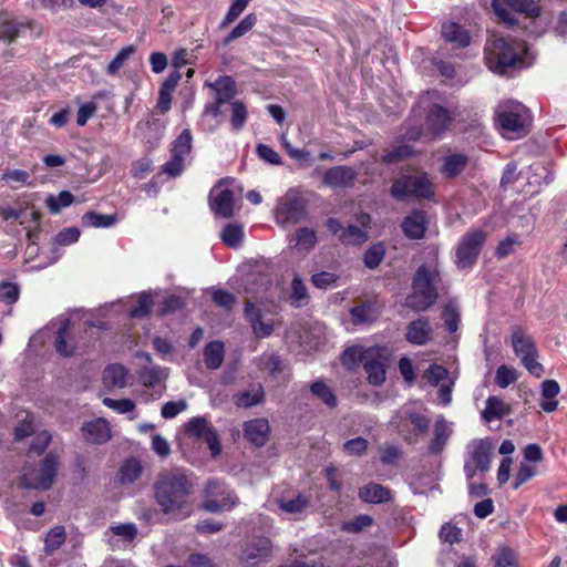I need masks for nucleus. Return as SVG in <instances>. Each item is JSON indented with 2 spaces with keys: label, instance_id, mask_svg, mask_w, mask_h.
Returning <instances> with one entry per match:
<instances>
[{
  "label": "nucleus",
  "instance_id": "nucleus-24",
  "mask_svg": "<svg viewBox=\"0 0 567 567\" xmlns=\"http://www.w3.org/2000/svg\"><path fill=\"white\" fill-rule=\"evenodd\" d=\"M427 228L426 214L422 210H414L406 216L402 223L404 235L411 239H421Z\"/></svg>",
  "mask_w": 567,
  "mask_h": 567
},
{
  "label": "nucleus",
  "instance_id": "nucleus-26",
  "mask_svg": "<svg viewBox=\"0 0 567 567\" xmlns=\"http://www.w3.org/2000/svg\"><path fill=\"white\" fill-rule=\"evenodd\" d=\"M451 434L452 430L449 423L443 416H440L434 424L433 439L427 447L429 453L435 455L440 454L444 450Z\"/></svg>",
  "mask_w": 567,
  "mask_h": 567
},
{
  "label": "nucleus",
  "instance_id": "nucleus-60",
  "mask_svg": "<svg viewBox=\"0 0 567 567\" xmlns=\"http://www.w3.org/2000/svg\"><path fill=\"white\" fill-rule=\"evenodd\" d=\"M412 147L409 145H399L394 146L390 152H388L385 155H383L382 161L385 164H391L394 162L402 161L409 156L412 155Z\"/></svg>",
  "mask_w": 567,
  "mask_h": 567
},
{
  "label": "nucleus",
  "instance_id": "nucleus-21",
  "mask_svg": "<svg viewBox=\"0 0 567 567\" xmlns=\"http://www.w3.org/2000/svg\"><path fill=\"white\" fill-rule=\"evenodd\" d=\"M82 434L89 443L103 444L111 439L109 422L102 417L89 421L83 424Z\"/></svg>",
  "mask_w": 567,
  "mask_h": 567
},
{
  "label": "nucleus",
  "instance_id": "nucleus-23",
  "mask_svg": "<svg viewBox=\"0 0 567 567\" xmlns=\"http://www.w3.org/2000/svg\"><path fill=\"white\" fill-rule=\"evenodd\" d=\"M105 537L112 549L121 548V542L131 543L137 535V527L133 523L118 524L110 526L105 532Z\"/></svg>",
  "mask_w": 567,
  "mask_h": 567
},
{
  "label": "nucleus",
  "instance_id": "nucleus-30",
  "mask_svg": "<svg viewBox=\"0 0 567 567\" xmlns=\"http://www.w3.org/2000/svg\"><path fill=\"white\" fill-rule=\"evenodd\" d=\"M359 497L371 504H381L391 499V491L377 483H369L359 489Z\"/></svg>",
  "mask_w": 567,
  "mask_h": 567
},
{
  "label": "nucleus",
  "instance_id": "nucleus-6",
  "mask_svg": "<svg viewBox=\"0 0 567 567\" xmlns=\"http://www.w3.org/2000/svg\"><path fill=\"white\" fill-rule=\"evenodd\" d=\"M487 233L481 228H473L466 231L455 251V264L458 269H471L486 241Z\"/></svg>",
  "mask_w": 567,
  "mask_h": 567
},
{
  "label": "nucleus",
  "instance_id": "nucleus-52",
  "mask_svg": "<svg viewBox=\"0 0 567 567\" xmlns=\"http://www.w3.org/2000/svg\"><path fill=\"white\" fill-rule=\"evenodd\" d=\"M244 231L237 224H228L221 233L223 241L230 247H236L243 239Z\"/></svg>",
  "mask_w": 567,
  "mask_h": 567
},
{
  "label": "nucleus",
  "instance_id": "nucleus-55",
  "mask_svg": "<svg viewBox=\"0 0 567 567\" xmlns=\"http://www.w3.org/2000/svg\"><path fill=\"white\" fill-rule=\"evenodd\" d=\"M153 299L148 293H142L136 300V305L130 310V316L133 318L146 317L152 309Z\"/></svg>",
  "mask_w": 567,
  "mask_h": 567
},
{
  "label": "nucleus",
  "instance_id": "nucleus-18",
  "mask_svg": "<svg viewBox=\"0 0 567 567\" xmlns=\"http://www.w3.org/2000/svg\"><path fill=\"white\" fill-rule=\"evenodd\" d=\"M209 206L217 217H233L234 193L228 188L214 187L209 194Z\"/></svg>",
  "mask_w": 567,
  "mask_h": 567
},
{
  "label": "nucleus",
  "instance_id": "nucleus-35",
  "mask_svg": "<svg viewBox=\"0 0 567 567\" xmlns=\"http://www.w3.org/2000/svg\"><path fill=\"white\" fill-rule=\"evenodd\" d=\"M209 86L214 90L219 103L229 102L236 94L235 81L228 75L219 76Z\"/></svg>",
  "mask_w": 567,
  "mask_h": 567
},
{
  "label": "nucleus",
  "instance_id": "nucleus-12",
  "mask_svg": "<svg viewBox=\"0 0 567 567\" xmlns=\"http://www.w3.org/2000/svg\"><path fill=\"white\" fill-rule=\"evenodd\" d=\"M305 216L306 200L292 192H288L275 209L276 223L284 227L299 223Z\"/></svg>",
  "mask_w": 567,
  "mask_h": 567
},
{
  "label": "nucleus",
  "instance_id": "nucleus-33",
  "mask_svg": "<svg viewBox=\"0 0 567 567\" xmlns=\"http://www.w3.org/2000/svg\"><path fill=\"white\" fill-rule=\"evenodd\" d=\"M204 363L210 370L221 367L225 357V347L221 341H212L205 346Z\"/></svg>",
  "mask_w": 567,
  "mask_h": 567
},
{
  "label": "nucleus",
  "instance_id": "nucleus-47",
  "mask_svg": "<svg viewBox=\"0 0 567 567\" xmlns=\"http://www.w3.org/2000/svg\"><path fill=\"white\" fill-rule=\"evenodd\" d=\"M317 243L316 231L311 228H300L296 234L295 246L300 250H310Z\"/></svg>",
  "mask_w": 567,
  "mask_h": 567
},
{
  "label": "nucleus",
  "instance_id": "nucleus-41",
  "mask_svg": "<svg viewBox=\"0 0 567 567\" xmlns=\"http://www.w3.org/2000/svg\"><path fill=\"white\" fill-rule=\"evenodd\" d=\"M309 301V295L305 282L299 275H295L291 281L290 302L293 307L300 308Z\"/></svg>",
  "mask_w": 567,
  "mask_h": 567
},
{
  "label": "nucleus",
  "instance_id": "nucleus-19",
  "mask_svg": "<svg viewBox=\"0 0 567 567\" xmlns=\"http://www.w3.org/2000/svg\"><path fill=\"white\" fill-rule=\"evenodd\" d=\"M355 178L357 173L352 167L340 165L327 169L322 183L330 188H348L354 184Z\"/></svg>",
  "mask_w": 567,
  "mask_h": 567
},
{
  "label": "nucleus",
  "instance_id": "nucleus-40",
  "mask_svg": "<svg viewBox=\"0 0 567 567\" xmlns=\"http://www.w3.org/2000/svg\"><path fill=\"white\" fill-rule=\"evenodd\" d=\"M116 223L115 215H104L96 212H87L82 217V225L84 227L94 228H109L114 226Z\"/></svg>",
  "mask_w": 567,
  "mask_h": 567
},
{
  "label": "nucleus",
  "instance_id": "nucleus-15",
  "mask_svg": "<svg viewBox=\"0 0 567 567\" xmlns=\"http://www.w3.org/2000/svg\"><path fill=\"white\" fill-rule=\"evenodd\" d=\"M400 417L398 429L409 444H415L419 436L424 435L429 430L430 420L423 414L404 410Z\"/></svg>",
  "mask_w": 567,
  "mask_h": 567
},
{
  "label": "nucleus",
  "instance_id": "nucleus-5",
  "mask_svg": "<svg viewBox=\"0 0 567 567\" xmlns=\"http://www.w3.org/2000/svg\"><path fill=\"white\" fill-rule=\"evenodd\" d=\"M495 120L503 136L515 138L526 132L528 114L520 103L507 102L496 107Z\"/></svg>",
  "mask_w": 567,
  "mask_h": 567
},
{
  "label": "nucleus",
  "instance_id": "nucleus-64",
  "mask_svg": "<svg viewBox=\"0 0 567 567\" xmlns=\"http://www.w3.org/2000/svg\"><path fill=\"white\" fill-rule=\"evenodd\" d=\"M516 555L507 548H501L495 555V567H516Z\"/></svg>",
  "mask_w": 567,
  "mask_h": 567
},
{
  "label": "nucleus",
  "instance_id": "nucleus-8",
  "mask_svg": "<svg viewBox=\"0 0 567 567\" xmlns=\"http://www.w3.org/2000/svg\"><path fill=\"white\" fill-rule=\"evenodd\" d=\"M492 7L497 18L509 27L518 23L516 14L524 18L540 14V7L533 0H493Z\"/></svg>",
  "mask_w": 567,
  "mask_h": 567
},
{
  "label": "nucleus",
  "instance_id": "nucleus-11",
  "mask_svg": "<svg viewBox=\"0 0 567 567\" xmlns=\"http://www.w3.org/2000/svg\"><path fill=\"white\" fill-rule=\"evenodd\" d=\"M238 498L224 483L212 480L208 481L205 488V501L203 507L210 513H218L231 509Z\"/></svg>",
  "mask_w": 567,
  "mask_h": 567
},
{
  "label": "nucleus",
  "instance_id": "nucleus-2",
  "mask_svg": "<svg viewBox=\"0 0 567 567\" xmlns=\"http://www.w3.org/2000/svg\"><path fill=\"white\" fill-rule=\"evenodd\" d=\"M486 66L494 73L505 74L509 69L526 68L528 49L524 41L512 37L491 35L484 48Z\"/></svg>",
  "mask_w": 567,
  "mask_h": 567
},
{
  "label": "nucleus",
  "instance_id": "nucleus-3",
  "mask_svg": "<svg viewBox=\"0 0 567 567\" xmlns=\"http://www.w3.org/2000/svg\"><path fill=\"white\" fill-rule=\"evenodd\" d=\"M440 271L435 265H421L412 280V291L405 299V306L415 312L425 311L437 300L436 284Z\"/></svg>",
  "mask_w": 567,
  "mask_h": 567
},
{
  "label": "nucleus",
  "instance_id": "nucleus-43",
  "mask_svg": "<svg viewBox=\"0 0 567 567\" xmlns=\"http://www.w3.org/2000/svg\"><path fill=\"white\" fill-rule=\"evenodd\" d=\"M264 400V391L260 385L251 390L241 392L236 395L235 403L239 408H250L261 403Z\"/></svg>",
  "mask_w": 567,
  "mask_h": 567
},
{
  "label": "nucleus",
  "instance_id": "nucleus-38",
  "mask_svg": "<svg viewBox=\"0 0 567 567\" xmlns=\"http://www.w3.org/2000/svg\"><path fill=\"white\" fill-rule=\"evenodd\" d=\"M66 533L62 525H56L51 528L44 539V551L47 555H52L65 542Z\"/></svg>",
  "mask_w": 567,
  "mask_h": 567
},
{
  "label": "nucleus",
  "instance_id": "nucleus-37",
  "mask_svg": "<svg viewBox=\"0 0 567 567\" xmlns=\"http://www.w3.org/2000/svg\"><path fill=\"white\" fill-rule=\"evenodd\" d=\"M508 413L507 405L498 396H489L486 400L485 409L482 413L485 421L502 419Z\"/></svg>",
  "mask_w": 567,
  "mask_h": 567
},
{
  "label": "nucleus",
  "instance_id": "nucleus-17",
  "mask_svg": "<svg viewBox=\"0 0 567 567\" xmlns=\"http://www.w3.org/2000/svg\"><path fill=\"white\" fill-rule=\"evenodd\" d=\"M271 548L272 546L268 538H255L245 546L241 560L246 567H257L267 561Z\"/></svg>",
  "mask_w": 567,
  "mask_h": 567
},
{
  "label": "nucleus",
  "instance_id": "nucleus-16",
  "mask_svg": "<svg viewBox=\"0 0 567 567\" xmlns=\"http://www.w3.org/2000/svg\"><path fill=\"white\" fill-rule=\"evenodd\" d=\"M186 433L189 436L204 440L213 456L220 453L221 446L219 437L213 426L209 425L206 417L196 416L190 419L186 424Z\"/></svg>",
  "mask_w": 567,
  "mask_h": 567
},
{
  "label": "nucleus",
  "instance_id": "nucleus-45",
  "mask_svg": "<svg viewBox=\"0 0 567 567\" xmlns=\"http://www.w3.org/2000/svg\"><path fill=\"white\" fill-rule=\"evenodd\" d=\"M367 233L357 225H350L343 229L340 239L346 245H360L367 240Z\"/></svg>",
  "mask_w": 567,
  "mask_h": 567
},
{
  "label": "nucleus",
  "instance_id": "nucleus-34",
  "mask_svg": "<svg viewBox=\"0 0 567 567\" xmlns=\"http://www.w3.org/2000/svg\"><path fill=\"white\" fill-rule=\"evenodd\" d=\"M468 157L464 154H451L443 158L441 173L446 178L458 176L467 166Z\"/></svg>",
  "mask_w": 567,
  "mask_h": 567
},
{
  "label": "nucleus",
  "instance_id": "nucleus-53",
  "mask_svg": "<svg viewBox=\"0 0 567 567\" xmlns=\"http://www.w3.org/2000/svg\"><path fill=\"white\" fill-rule=\"evenodd\" d=\"M442 318L444 320V323H445L447 330L451 333L455 332L458 329L460 310L455 305H453V303L446 305L443 308Z\"/></svg>",
  "mask_w": 567,
  "mask_h": 567
},
{
  "label": "nucleus",
  "instance_id": "nucleus-9",
  "mask_svg": "<svg viewBox=\"0 0 567 567\" xmlns=\"http://www.w3.org/2000/svg\"><path fill=\"white\" fill-rule=\"evenodd\" d=\"M515 354L520 359L524 368L533 375L539 378L544 373V367L537 361V348L526 332L515 327L511 340Z\"/></svg>",
  "mask_w": 567,
  "mask_h": 567
},
{
  "label": "nucleus",
  "instance_id": "nucleus-32",
  "mask_svg": "<svg viewBox=\"0 0 567 567\" xmlns=\"http://www.w3.org/2000/svg\"><path fill=\"white\" fill-rule=\"evenodd\" d=\"M127 370L122 364H110L103 371V382L109 389H122L126 385Z\"/></svg>",
  "mask_w": 567,
  "mask_h": 567
},
{
  "label": "nucleus",
  "instance_id": "nucleus-20",
  "mask_svg": "<svg viewBox=\"0 0 567 567\" xmlns=\"http://www.w3.org/2000/svg\"><path fill=\"white\" fill-rule=\"evenodd\" d=\"M432 333L429 318L421 317L406 326L405 340L413 346H425L432 340Z\"/></svg>",
  "mask_w": 567,
  "mask_h": 567
},
{
  "label": "nucleus",
  "instance_id": "nucleus-22",
  "mask_svg": "<svg viewBox=\"0 0 567 567\" xmlns=\"http://www.w3.org/2000/svg\"><path fill=\"white\" fill-rule=\"evenodd\" d=\"M245 316L248 319L252 332L257 338H267L274 331V324L271 320H264V317L258 308L250 302L246 301Z\"/></svg>",
  "mask_w": 567,
  "mask_h": 567
},
{
  "label": "nucleus",
  "instance_id": "nucleus-25",
  "mask_svg": "<svg viewBox=\"0 0 567 567\" xmlns=\"http://www.w3.org/2000/svg\"><path fill=\"white\" fill-rule=\"evenodd\" d=\"M245 437L254 445L260 447L268 441L269 424L265 419H255L245 422L244 424Z\"/></svg>",
  "mask_w": 567,
  "mask_h": 567
},
{
  "label": "nucleus",
  "instance_id": "nucleus-49",
  "mask_svg": "<svg viewBox=\"0 0 567 567\" xmlns=\"http://www.w3.org/2000/svg\"><path fill=\"white\" fill-rule=\"evenodd\" d=\"M73 202V195L63 190L58 196H49L45 200L51 213L58 214L62 208L68 207Z\"/></svg>",
  "mask_w": 567,
  "mask_h": 567
},
{
  "label": "nucleus",
  "instance_id": "nucleus-4",
  "mask_svg": "<svg viewBox=\"0 0 567 567\" xmlns=\"http://www.w3.org/2000/svg\"><path fill=\"white\" fill-rule=\"evenodd\" d=\"M390 194L396 200L408 198L433 199L435 190L429 175L415 171L396 177L392 183Z\"/></svg>",
  "mask_w": 567,
  "mask_h": 567
},
{
  "label": "nucleus",
  "instance_id": "nucleus-58",
  "mask_svg": "<svg viewBox=\"0 0 567 567\" xmlns=\"http://www.w3.org/2000/svg\"><path fill=\"white\" fill-rule=\"evenodd\" d=\"M103 404L118 414H126L135 409V403L130 399L115 400L111 398H104Z\"/></svg>",
  "mask_w": 567,
  "mask_h": 567
},
{
  "label": "nucleus",
  "instance_id": "nucleus-29",
  "mask_svg": "<svg viewBox=\"0 0 567 567\" xmlns=\"http://www.w3.org/2000/svg\"><path fill=\"white\" fill-rule=\"evenodd\" d=\"M560 392V386L555 380H545L540 384V408L544 412L551 413L557 410L558 401L557 395Z\"/></svg>",
  "mask_w": 567,
  "mask_h": 567
},
{
  "label": "nucleus",
  "instance_id": "nucleus-1",
  "mask_svg": "<svg viewBox=\"0 0 567 567\" xmlns=\"http://www.w3.org/2000/svg\"><path fill=\"white\" fill-rule=\"evenodd\" d=\"M193 483L181 468L162 472L154 485L156 503L166 515L185 518L190 515Z\"/></svg>",
  "mask_w": 567,
  "mask_h": 567
},
{
  "label": "nucleus",
  "instance_id": "nucleus-61",
  "mask_svg": "<svg viewBox=\"0 0 567 567\" xmlns=\"http://www.w3.org/2000/svg\"><path fill=\"white\" fill-rule=\"evenodd\" d=\"M384 257V248L381 245H374L364 254V265L370 268H377Z\"/></svg>",
  "mask_w": 567,
  "mask_h": 567
},
{
  "label": "nucleus",
  "instance_id": "nucleus-7",
  "mask_svg": "<svg viewBox=\"0 0 567 567\" xmlns=\"http://www.w3.org/2000/svg\"><path fill=\"white\" fill-rule=\"evenodd\" d=\"M493 454V444L488 439H475L466 445L464 457V472L467 480H472L476 472L489 470Z\"/></svg>",
  "mask_w": 567,
  "mask_h": 567
},
{
  "label": "nucleus",
  "instance_id": "nucleus-59",
  "mask_svg": "<svg viewBox=\"0 0 567 567\" xmlns=\"http://www.w3.org/2000/svg\"><path fill=\"white\" fill-rule=\"evenodd\" d=\"M354 323L362 324L374 320L375 316L369 305H360L350 310Z\"/></svg>",
  "mask_w": 567,
  "mask_h": 567
},
{
  "label": "nucleus",
  "instance_id": "nucleus-39",
  "mask_svg": "<svg viewBox=\"0 0 567 567\" xmlns=\"http://www.w3.org/2000/svg\"><path fill=\"white\" fill-rule=\"evenodd\" d=\"M69 319L62 321L54 342L56 352L63 357H70L74 353V346L69 342Z\"/></svg>",
  "mask_w": 567,
  "mask_h": 567
},
{
  "label": "nucleus",
  "instance_id": "nucleus-14",
  "mask_svg": "<svg viewBox=\"0 0 567 567\" xmlns=\"http://www.w3.org/2000/svg\"><path fill=\"white\" fill-rule=\"evenodd\" d=\"M192 133L188 128L182 131L172 144V158L163 165L162 171L171 177H176L184 171V162L192 150Z\"/></svg>",
  "mask_w": 567,
  "mask_h": 567
},
{
  "label": "nucleus",
  "instance_id": "nucleus-63",
  "mask_svg": "<svg viewBox=\"0 0 567 567\" xmlns=\"http://www.w3.org/2000/svg\"><path fill=\"white\" fill-rule=\"evenodd\" d=\"M338 276L333 272L321 271L312 275L311 282L319 289H328L336 285Z\"/></svg>",
  "mask_w": 567,
  "mask_h": 567
},
{
  "label": "nucleus",
  "instance_id": "nucleus-10",
  "mask_svg": "<svg viewBox=\"0 0 567 567\" xmlns=\"http://www.w3.org/2000/svg\"><path fill=\"white\" fill-rule=\"evenodd\" d=\"M58 458L49 453L39 467L24 468L20 485L29 489L47 491L52 486L56 474Z\"/></svg>",
  "mask_w": 567,
  "mask_h": 567
},
{
  "label": "nucleus",
  "instance_id": "nucleus-57",
  "mask_svg": "<svg viewBox=\"0 0 567 567\" xmlns=\"http://www.w3.org/2000/svg\"><path fill=\"white\" fill-rule=\"evenodd\" d=\"M23 24L14 20L0 21V39L11 42L14 38L19 37Z\"/></svg>",
  "mask_w": 567,
  "mask_h": 567
},
{
  "label": "nucleus",
  "instance_id": "nucleus-56",
  "mask_svg": "<svg viewBox=\"0 0 567 567\" xmlns=\"http://www.w3.org/2000/svg\"><path fill=\"white\" fill-rule=\"evenodd\" d=\"M251 0H231L226 16L221 21V27L233 23L245 11Z\"/></svg>",
  "mask_w": 567,
  "mask_h": 567
},
{
  "label": "nucleus",
  "instance_id": "nucleus-36",
  "mask_svg": "<svg viewBox=\"0 0 567 567\" xmlns=\"http://www.w3.org/2000/svg\"><path fill=\"white\" fill-rule=\"evenodd\" d=\"M142 465L141 462L134 457L126 460L118 470L116 478L118 483L132 484L134 483L142 474Z\"/></svg>",
  "mask_w": 567,
  "mask_h": 567
},
{
  "label": "nucleus",
  "instance_id": "nucleus-28",
  "mask_svg": "<svg viewBox=\"0 0 567 567\" xmlns=\"http://www.w3.org/2000/svg\"><path fill=\"white\" fill-rule=\"evenodd\" d=\"M452 116L450 112L440 105H433L426 116L427 128L437 135L442 133L450 124Z\"/></svg>",
  "mask_w": 567,
  "mask_h": 567
},
{
  "label": "nucleus",
  "instance_id": "nucleus-13",
  "mask_svg": "<svg viewBox=\"0 0 567 567\" xmlns=\"http://www.w3.org/2000/svg\"><path fill=\"white\" fill-rule=\"evenodd\" d=\"M388 350L383 347H371L361 353V362L370 383L381 385L385 381V363Z\"/></svg>",
  "mask_w": 567,
  "mask_h": 567
},
{
  "label": "nucleus",
  "instance_id": "nucleus-62",
  "mask_svg": "<svg viewBox=\"0 0 567 567\" xmlns=\"http://www.w3.org/2000/svg\"><path fill=\"white\" fill-rule=\"evenodd\" d=\"M516 379H517L516 371L512 368H508L506 365H501L496 370L495 382L502 389H505L509 384L514 383L516 381Z\"/></svg>",
  "mask_w": 567,
  "mask_h": 567
},
{
  "label": "nucleus",
  "instance_id": "nucleus-46",
  "mask_svg": "<svg viewBox=\"0 0 567 567\" xmlns=\"http://www.w3.org/2000/svg\"><path fill=\"white\" fill-rule=\"evenodd\" d=\"M522 244L519 236L516 234H511L502 241H499L496 247L495 255L497 258L503 259L511 254L515 252L516 248Z\"/></svg>",
  "mask_w": 567,
  "mask_h": 567
},
{
  "label": "nucleus",
  "instance_id": "nucleus-48",
  "mask_svg": "<svg viewBox=\"0 0 567 567\" xmlns=\"http://www.w3.org/2000/svg\"><path fill=\"white\" fill-rule=\"evenodd\" d=\"M373 524V518L370 515L361 514L355 516L352 520L344 522L341 529L347 533H360Z\"/></svg>",
  "mask_w": 567,
  "mask_h": 567
},
{
  "label": "nucleus",
  "instance_id": "nucleus-50",
  "mask_svg": "<svg viewBox=\"0 0 567 567\" xmlns=\"http://www.w3.org/2000/svg\"><path fill=\"white\" fill-rule=\"evenodd\" d=\"M134 52H135V48L133 45H127V47L123 48L115 55V58L109 63V65L106 68L107 74L115 75Z\"/></svg>",
  "mask_w": 567,
  "mask_h": 567
},
{
  "label": "nucleus",
  "instance_id": "nucleus-44",
  "mask_svg": "<svg viewBox=\"0 0 567 567\" xmlns=\"http://www.w3.org/2000/svg\"><path fill=\"white\" fill-rule=\"evenodd\" d=\"M257 23V17L255 13L247 14L227 35L225 39V44L230 43L231 41L244 37L248 33Z\"/></svg>",
  "mask_w": 567,
  "mask_h": 567
},
{
  "label": "nucleus",
  "instance_id": "nucleus-31",
  "mask_svg": "<svg viewBox=\"0 0 567 567\" xmlns=\"http://www.w3.org/2000/svg\"><path fill=\"white\" fill-rule=\"evenodd\" d=\"M441 33L445 41L454 43L460 48H465L470 44L471 38L467 31L455 22H445L442 24Z\"/></svg>",
  "mask_w": 567,
  "mask_h": 567
},
{
  "label": "nucleus",
  "instance_id": "nucleus-27",
  "mask_svg": "<svg viewBox=\"0 0 567 567\" xmlns=\"http://www.w3.org/2000/svg\"><path fill=\"white\" fill-rule=\"evenodd\" d=\"M310 497L303 493L281 496L276 499V504L282 512L293 515L303 513L310 505Z\"/></svg>",
  "mask_w": 567,
  "mask_h": 567
},
{
  "label": "nucleus",
  "instance_id": "nucleus-42",
  "mask_svg": "<svg viewBox=\"0 0 567 567\" xmlns=\"http://www.w3.org/2000/svg\"><path fill=\"white\" fill-rule=\"evenodd\" d=\"M311 393L320 399L327 406L336 408L338 400L333 391L323 382L316 381L310 385Z\"/></svg>",
  "mask_w": 567,
  "mask_h": 567
},
{
  "label": "nucleus",
  "instance_id": "nucleus-54",
  "mask_svg": "<svg viewBox=\"0 0 567 567\" xmlns=\"http://www.w3.org/2000/svg\"><path fill=\"white\" fill-rule=\"evenodd\" d=\"M1 181L10 184L12 188H16L19 185L29 184L30 174L23 169H8L1 175Z\"/></svg>",
  "mask_w": 567,
  "mask_h": 567
},
{
  "label": "nucleus",
  "instance_id": "nucleus-51",
  "mask_svg": "<svg viewBox=\"0 0 567 567\" xmlns=\"http://www.w3.org/2000/svg\"><path fill=\"white\" fill-rule=\"evenodd\" d=\"M247 120V109L240 101L231 103V118L230 124L234 131L238 132L243 128Z\"/></svg>",
  "mask_w": 567,
  "mask_h": 567
}]
</instances>
